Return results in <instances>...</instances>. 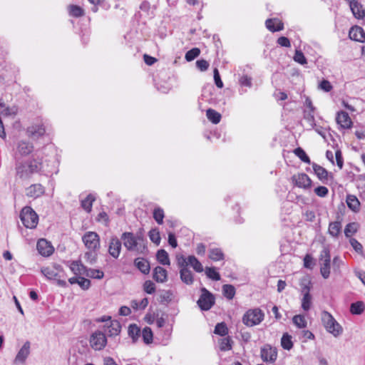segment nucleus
<instances>
[{
  "label": "nucleus",
  "mask_w": 365,
  "mask_h": 365,
  "mask_svg": "<svg viewBox=\"0 0 365 365\" xmlns=\"http://www.w3.org/2000/svg\"><path fill=\"white\" fill-rule=\"evenodd\" d=\"M359 228V224L356 222H350L347 224L344 229V235L346 237H351L356 233Z\"/></svg>",
  "instance_id": "nucleus-43"
},
{
  "label": "nucleus",
  "mask_w": 365,
  "mask_h": 365,
  "mask_svg": "<svg viewBox=\"0 0 365 365\" xmlns=\"http://www.w3.org/2000/svg\"><path fill=\"white\" fill-rule=\"evenodd\" d=\"M148 235H149L150 240L153 242H154L155 244H156L158 245L160 244L161 238H160V232L157 229H152L149 232Z\"/></svg>",
  "instance_id": "nucleus-52"
},
{
  "label": "nucleus",
  "mask_w": 365,
  "mask_h": 365,
  "mask_svg": "<svg viewBox=\"0 0 365 365\" xmlns=\"http://www.w3.org/2000/svg\"><path fill=\"white\" fill-rule=\"evenodd\" d=\"M319 262L321 274L324 279L329 278L331 269V256L328 247H324L321 251Z\"/></svg>",
  "instance_id": "nucleus-6"
},
{
  "label": "nucleus",
  "mask_w": 365,
  "mask_h": 365,
  "mask_svg": "<svg viewBox=\"0 0 365 365\" xmlns=\"http://www.w3.org/2000/svg\"><path fill=\"white\" fill-rule=\"evenodd\" d=\"M349 36L351 40L356 41H365V31L361 27L359 26H354L350 29L349 32Z\"/></svg>",
  "instance_id": "nucleus-16"
},
{
  "label": "nucleus",
  "mask_w": 365,
  "mask_h": 365,
  "mask_svg": "<svg viewBox=\"0 0 365 365\" xmlns=\"http://www.w3.org/2000/svg\"><path fill=\"white\" fill-rule=\"evenodd\" d=\"M165 217L164 211L160 207H156L153 210V218L158 225L163 223V218Z\"/></svg>",
  "instance_id": "nucleus-47"
},
{
  "label": "nucleus",
  "mask_w": 365,
  "mask_h": 365,
  "mask_svg": "<svg viewBox=\"0 0 365 365\" xmlns=\"http://www.w3.org/2000/svg\"><path fill=\"white\" fill-rule=\"evenodd\" d=\"M266 27L272 32L279 31L284 29V24L277 19H269L265 21Z\"/></svg>",
  "instance_id": "nucleus-23"
},
{
  "label": "nucleus",
  "mask_w": 365,
  "mask_h": 365,
  "mask_svg": "<svg viewBox=\"0 0 365 365\" xmlns=\"http://www.w3.org/2000/svg\"><path fill=\"white\" fill-rule=\"evenodd\" d=\"M293 183L303 189H309L312 187V180L305 173H298L292 177Z\"/></svg>",
  "instance_id": "nucleus-11"
},
{
  "label": "nucleus",
  "mask_w": 365,
  "mask_h": 365,
  "mask_svg": "<svg viewBox=\"0 0 365 365\" xmlns=\"http://www.w3.org/2000/svg\"><path fill=\"white\" fill-rule=\"evenodd\" d=\"M135 266L144 274H148L150 270L149 262L143 257H138L134 260Z\"/></svg>",
  "instance_id": "nucleus-24"
},
{
  "label": "nucleus",
  "mask_w": 365,
  "mask_h": 365,
  "mask_svg": "<svg viewBox=\"0 0 365 365\" xmlns=\"http://www.w3.org/2000/svg\"><path fill=\"white\" fill-rule=\"evenodd\" d=\"M207 119L214 124H217L221 120V115L212 108H209L206 111Z\"/></svg>",
  "instance_id": "nucleus-36"
},
{
  "label": "nucleus",
  "mask_w": 365,
  "mask_h": 365,
  "mask_svg": "<svg viewBox=\"0 0 365 365\" xmlns=\"http://www.w3.org/2000/svg\"><path fill=\"white\" fill-rule=\"evenodd\" d=\"M34 151V145L26 141H19L17 145V152L21 156H26Z\"/></svg>",
  "instance_id": "nucleus-21"
},
{
  "label": "nucleus",
  "mask_w": 365,
  "mask_h": 365,
  "mask_svg": "<svg viewBox=\"0 0 365 365\" xmlns=\"http://www.w3.org/2000/svg\"><path fill=\"white\" fill-rule=\"evenodd\" d=\"M264 317V312L259 308L248 309L242 317V322L247 327L259 324Z\"/></svg>",
  "instance_id": "nucleus-4"
},
{
  "label": "nucleus",
  "mask_w": 365,
  "mask_h": 365,
  "mask_svg": "<svg viewBox=\"0 0 365 365\" xmlns=\"http://www.w3.org/2000/svg\"><path fill=\"white\" fill-rule=\"evenodd\" d=\"M209 257L213 261H219L224 259V254L220 248H212L209 250Z\"/></svg>",
  "instance_id": "nucleus-38"
},
{
  "label": "nucleus",
  "mask_w": 365,
  "mask_h": 365,
  "mask_svg": "<svg viewBox=\"0 0 365 365\" xmlns=\"http://www.w3.org/2000/svg\"><path fill=\"white\" fill-rule=\"evenodd\" d=\"M85 275L88 277L101 279L103 278L104 273L100 269L87 268Z\"/></svg>",
  "instance_id": "nucleus-39"
},
{
  "label": "nucleus",
  "mask_w": 365,
  "mask_h": 365,
  "mask_svg": "<svg viewBox=\"0 0 365 365\" xmlns=\"http://www.w3.org/2000/svg\"><path fill=\"white\" fill-rule=\"evenodd\" d=\"M336 120L342 128L347 129L350 128L352 125V121L349 114L345 111L338 112Z\"/></svg>",
  "instance_id": "nucleus-18"
},
{
  "label": "nucleus",
  "mask_w": 365,
  "mask_h": 365,
  "mask_svg": "<svg viewBox=\"0 0 365 365\" xmlns=\"http://www.w3.org/2000/svg\"><path fill=\"white\" fill-rule=\"evenodd\" d=\"M46 133V129L43 124H34L26 129L27 135L33 139H38Z\"/></svg>",
  "instance_id": "nucleus-12"
},
{
  "label": "nucleus",
  "mask_w": 365,
  "mask_h": 365,
  "mask_svg": "<svg viewBox=\"0 0 365 365\" xmlns=\"http://www.w3.org/2000/svg\"><path fill=\"white\" fill-rule=\"evenodd\" d=\"M95 201V197L89 194L87 197L81 200V207L87 212H90L92 210L93 202Z\"/></svg>",
  "instance_id": "nucleus-37"
},
{
  "label": "nucleus",
  "mask_w": 365,
  "mask_h": 365,
  "mask_svg": "<svg viewBox=\"0 0 365 365\" xmlns=\"http://www.w3.org/2000/svg\"><path fill=\"white\" fill-rule=\"evenodd\" d=\"M200 53V51L199 48H193L190 50H189L186 53H185V59L187 61H191L192 60H194L195 58H197Z\"/></svg>",
  "instance_id": "nucleus-51"
},
{
  "label": "nucleus",
  "mask_w": 365,
  "mask_h": 365,
  "mask_svg": "<svg viewBox=\"0 0 365 365\" xmlns=\"http://www.w3.org/2000/svg\"><path fill=\"white\" fill-rule=\"evenodd\" d=\"M214 333L221 336L228 334V328L225 322L217 323L215 327Z\"/></svg>",
  "instance_id": "nucleus-42"
},
{
  "label": "nucleus",
  "mask_w": 365,
  "mask_h": 365,
  "mask_svg": "<svg viewBox=\"0 0 365 365\" xmlns=\"http://www.w3.org/2000/svg\"><path fill=\"white\" fill-rule=\"evenodd\" d=\"M364 302L359 301L351 304L350 312L353 314H361L364 312Z\"/></svg>",
  "instance_id": "nucleus-40"
},
{
  "label": "nucleus",
  "mask_w": 365,
  "mask_h": 365,
  "mask_svg": "<svg viewBox=\"0 0 365 365\" xmlns=\"http://www.w3.org/2000/svg\"><path fill=\"white\" fill-rule=\"evenodd\" d=\"M20 219L23 225L29 229L35 228L38 222V217L31 207H24L20 212Z\"/></svg>",
  "instance_id": "nucleus-5"
},
{
  "label": "nucleus",
  "mask_w": 365,
  "mask_h": 365,
  "mask_svg": "<svg viewBox=\"0 0 365 365\" xmlns=\"http://www.w3.org/2000/svg\"><path fill=\"white\" fill-rule=\"evenodd\" d=\"M62 270L61 265H55L53 267H46L41 269V273L48 279H56V277H59L58 272Z\"/></svg>",
  "instance_id": "nucleus-17"
},
{
  "label": "nucleus",
  "mask_w": 365,
  "mask_h": 365,
  "mask_svg": "<svg viewBox=\"0 0 365 365\" xmlns=\"http://www.w3.org/2000/svg\"><path fill=\"white\" fill-rule=\"evenodd\" d=\"M36 247L39 254L46 257L51 255L54 250L51 243L45 239H40L37 242Z\"/></svg>",
  "instance_id": "nucleus-14"
},
{
  "label": "nucleus",
  "mask_w": 365,
  "mask_h": 365,
  "mask_svg": "<svg viewBox=\"0 0 365 365\" xmlns=\"http://www.w3.org/2000/svg\"><path fill=\"white\" fill-rule=\"evenodd\" d=\"M293 323L298 327V328H305L307 327V321L304 316L299 314L295 315L292 319Z\"/></svg>",
  "instance_id": "nucleus-49"
},
{
  "label": "nucleus",
  "mask_w": 365,
  "mask_h": 365,
  "mask_svg": "<svg viewBox=\"0 0 365 365\" xmlns=\"http://www.w3.org/2000/svg\"><path fill=\"white\" fill-rule=\"evenodd\" d=\"M121 240L128 251L144 253L147 250L145 240L142 237H136L133 232H125L121 235Z\"/></svg>",
  "instance_id": "nucleus-2"
},
{
  "label": "nucleus",
  "mask_w": 365,
  "mask_h": 365,
  "mask_svg": "<svg viewBox=\"0 0 365 365\" xmlns=\"http://www.w3.org/2000/svg\"><path fill=\"white\" fill-rule=\"evenodd\" d=\"M44 192V187L41 184H34L26 189V195L36 198L43 195Z\"/></svg>",
  "instance_id": "nucleus-20"
},
{
  "label": "nucleus",
  "mask_w": 365,
  "mask_h": 365,
  "mask_svg": "<svg viewBox=\"0 0 365 365\" xmlns=\"http://www.w3.org/2000/svg\"><path fill=\"white\" fill-rule=\"evenodd\" d=\"M181 280L186 284L190 285L193 283V274L187 267H182L180 270Z\"/></svg>",
  "instance_id": "nucleus-28"
},
{
  "label": "nucleus",
  "mask_w": 365,
  "mask_h": 365,
  "mask_svg": "<svg viewBox=\"0 0 365 365\" xmlns=\"http://www.w3.org/2000/svg\"><path fill=\"white\" fill-rule=\"evenodd\" d=\"M321 320L327 331L334 337H338L343 333L342 327L329 312L323 311L321 314Z\"/></svg>",
  "instance_id": "nucleus-3"
},
{
  "label": "nucleus",
  "mask_w": 365,
  "mask_h": 365,
  "mask_svg": "<svg viewBox=\"0 0 365 365\" xmlns=\"http://www.w3.org/2000/svg\"><path fill=\"white\" fill-rule=\"evenodd\" d=\"M277 43L282 47L289 48L291 46V43H290L289 39L285 36L279 37L277 39Z\"/></svg>",
  "instance_id": "nucleus-63"
},
{
  "label": "nucleus",
  "mask_w": 365,
  "mask_h": 365,
  "mask_svg": "<svg viewBox=\"0 0 365 365\" xmlns=\"http://www.w3.org/2000/svg\"><path fill=\"white\" fill-rule=\"evenodd\" d=\"M200 291L201 295L197 302V305L202 310L207 311L214 305L215 297L205 287L201 288Z\"/></svg>",
  "instance_id": "nucleus-7"
},
{
  "label": "nucleus",
  "mask_w": 365,
  "mask_h": 365,
  "mask_svg": "<svg viewBox=\"0 0 365 365\" xmlns=\"http://www.w3.org/2000/svg\"><path fill=\"white\" fill-rule=\"evenodd\" d=\"M205 273L207 277L212 279V280L218 281L220 279V274L216 272L213 267H207L205 269Z\"/></svg>",
  "instance_id": "nucleus-54"
},
{
  "label": "nucleus",
  "mask_w": 365,
  "mask_h": 365,
  "mask_svg": "<svg viewBox=\"0 0 365 365\" xmlns=\"http://www.w3.org/2000/svg\"><path fill=\"white\" fill-rule=\"evenodd\" d=\"M128 335L132 338L133 341L135 343L140 336V329L135 324H130L128 327Z\"/></svg>",
  "instance_id": "nucleus-33"
},
{
  "label": "nucleus",
  "mask_w": 365,
  "mask_h": 365,
  "mask_svg": "<svg viewBox=\"0 0 365 365\" xmlns=\"http://www.w3.org/2000/svg\"><path fill=\"white\" fill-rule=\"evenodd\" d=\"M1 111L0 113L5 116H15L18 113L16 106H6L4 103H0Z\"/></svg>",
  "instance_id": "nucleus-30"
},
{
  "label": "nucleus",
  "mask_w": 365,
  "mask_h": 365,
  "mask_svg": "<svg viewBox=\"0 0 365 365\" xmlns=\"http://www.w3.org/2000/svg\"><path fill=\"white\" fill-rule=\"evenodd\" d=\"M156 258L158 262L163 265H170V261L168 253L165 250H160L157 252Z\"/></svg>",
  "instance_id": "nucleus-32"
},
{
  "label": "nucleus",
  "mask_w": 365,
  "mask_h": 365,
  "mask_svg": "<svg viewBox=\"0 0 365 365\" xmlns=\"http://www.w3.org/2000/svg\"><path fill=\"white\" fill-rule=\"evenodd\" d=\"M121 331L120 323L117 320L110 322V324L107 326V331L109 336H115L120 334Z\"/></svg>",
  "instance_id": "nucleus-25"
},
{
  "label": "nucleus",
  "mask_w": 365,
  "mask_h": 365,
  "mask_svg": "<svg viewBox=\"0 0 365 365\" xmlns=\"http://www.w3.org/2000/svg\"><path fill=\"white\" fill-rule=\"evenodd\" d=\"M214 81L216 86L219 88H222L223 87V83L221 80L219 71L217 68H214Z\"/></svg>",
  "instance_id": "nucleus-59"
},
{
  "label": "nucleus",
  "mask_w": 365,
  "mask_h": 365,
  "mask_svg": "<svg viewBox=\"0 0 365 365\" xmlns=\"http://www.w3.org/2000/svg\"><path fill=\"white\" fill-rule=\"evenodd\" d=\"M43 158V151L36 150L25 163L17 162L15 166L16 175L21 179H29L34 173H50L47 160Z\"/></svg>",
  "instance_id": "nucleus-1"
},
{
  "label": "nucleus",
  "mask_w": 365,
  "mask_h": 365,
  "mask_svg": "<svg viewBox=\"0 0 365 365\" xmlns=\"http://www.w3.org/2000/svg\"><path fill=\"white\" fill-rule=\"evenodd\" d=\"M294 61L297 62L301 65H304L307 63V58L304 53L300 50H296L294 56L293 57Z\"/></svg>",
  "instance_id": "nucleus-53"
},
{
  "label": "nucleus",
  "mask_w": 365,
  "mask_h": 365,
  "mask_svg": "<svg viewBox=\"0 0 365 365\" xmlns=\"http://www.w3.org/2000/svg\"><path fill=\"white\" fill-rule=\"evenodd\" d=\"M78 284L84 290H87L91 287V281L86 278L79 277Z\"/></svg>",
  "instance_id": "nucleus-58"
},
{
  "label": "nucleus",
  "mask_w": 365,
  "mask_h": 365,
  "mask_svg": "<svg viewBox=\"0 0 365 365\" xmlns=\"http://www.w3.org/2000/svg\"><path fill=\"white\" fill-rule=\"evenodd\" d=\"M196 66L201 71H205L208 68L209 63L204 59L197 60L196 61Z\"/></svg>",
  "instance_id": "nucleus-60"
},
{
  "label": "nucleus",
  "mask_w": 365,
  "mask_h": 365,
  "mask_svg": "<svg viewBox=\"0 0 365 365\" xmlns=\"http://www.w3.org/2000/svg\"><path fill=\"white\" fill-rule=\"evenodd\" d=\"M304 119L308 121L310 126L312 128H314V126L315 125L314 112L309 111L307 113V112L304 111Z\"/></svg>",
  "instance_id": "nucleus-61"
},
{
  "label": "nucleus",
  "mask_w": 365,
  "mask_h": 365,
  "mask_svg": "<svg viewBox=\"0 0 365 365\" xmlns=\"http://www.w3.org/2000/svg\"><path fill=\"white\" fill-rule=\"evenodd\" d=\"M69 14L71 16L74 17H81L83 16V9L79 6L71 5L69 6Z\"/></svg>",
  "instance_id": "nucleus-50"
},
{
  "label": "nucleus",
  "mask_w": 365,
  "mask_h": 365,
  "mask_svg": "<svg viewBox=\"0 0 365 365\" xmlns=\"http://www.w3.org/2000/svg\"><path fill=\"white\" fill-rule=\"evenodd\" d=\"M220 349L222 351L231 350L232 348L233 341L230 336H227L221 339L219 341Z\"/></svg>",
  "instance_id": "nucleus-34"
},
{
  "label": "nucleus",
  "mask_w": 365,
  "mask_h": 365,
  "mask_svg": "<svg viewBox=\"0 0 365 365\" xmlns=\"http://www.w3.org/2000/svg\"><path fill=\"white\" fill-rule=\"evenodd\" d=\"M312 168L319 179L324 183H327L329 178L331 177V174L329 173V172L324 168L314 163H312Z\"/></svg>",
  "instance_id": "nucleus-19"
},
{
  "label": "nucleus",
  "mask_w": 365,
  "mask_h": 365,
  "mask_svg": "<svg viewBox=\"0 0 365 365\" xmlns=\"http://www.w3.org/2000/svg\"><path fill=\"white\" fill-rule=\"evenodd\" d=\"M239 83L240 86L248 88H251L252 86V78L247 75L242 76L239 79Z\"/></svg>",
  "instance_id": "nucleus-56"
},
{
  "label": "nucleus",
  "mask_w": 365,
  "mask_h": 365,
  "mask_svg": "<svg viewBox=\"0 0 365 365\" xmlns=\"http://www.w3.org/2000/svg\"><path fill=\"white\" fill-rule=\"evenodd\" d=\"M90 345L96 351L102 350L107 344V339L105 334L101 331H94L90 337Z\"/></svg>",
  "instance_id": "nucleus-8"
},
{
  "label": "nucleus",
  "mask_w": 365,
  "mask_h": 365,
  "mask_svg": "<svg viewBox=\"0 0 365 365\" xmlns=\"http://www.w3.org/2000/svg\"><path fill=\"white\" fill-rule=\"evenodd\" d=\"M70 268L75 275H81L86 274L87 267H85L81 261H73L71 262Z\"/></svg>",
  "instance_id": "nucleus-29"
},
{
  "label": "nucleus",
  "mask_w": 365,
  "mask_h": 365,
  "mask_svg": "<svg viewBox=\"0 0 365 365\" xmlns=\"http://www.w3.org/2000/svg\"><path fill=\"white\" fill-rule=\"evenodd\" d=\"M85 246L90 250L95 251L100 247V237L95 232H87L82 237Z\"/></svg>",
  "instance_id": "nucleus-9"
},
{
  "label": "nucleus",
  "mask_w": 365,
  "mask_h": 365,
  "mask_svg": "<svg viewBox=\"0 0 365 365\" xmlns=\"http://www.w3.org/2000/svg\"><path fill=\"white\" fill-rule=\"evenodd\" d=\"M122 242L117 237H112L108 247L109 254L117 259L120 253Z\"/></svg>",
  "instance_id": "nucleus-15"
},
{
  "label": "nucleus",
  "mask_w": 365,
  "mask_h": 365,
  "mask_svg": "<svg viewBox=\"0 0 365 365\" xmlns=\"http://www.w3.org/2000/svg\"><path fill=\"white\" fill-rule=\"evenodd\" d=\"M315 194L321 197H326L329 193V190L324 186H319L314 189Z\"/></svg>",
  "instance_id": "nucleus-57"
},
{
  "label": "nucleus",
  "mask_w": 365,
  "mask_h": 365,
  "mask_svg": "<svg viewBox=\"0 0 365 365\" xmlns=\"http://www.w3.org/2000/svg\"><path fill=\"white\" fill-rule=\"evenodd\" d=\"M224 296L228 299H232L235 294V288L231 284H224L222 286Z\"/></svg>",
  "instance_id": "nucleus-44"
},
{
  "label": "nucleus",
  "mask_w": 365,
  "mask_h": 365,
  "mask_svg": "<svg viewBox=\"0 0 365 365\" xmlns=\"http://www.w3.org/2000/svg\"><path fill=\"white\" fill-rule=\"evenodd\" d=\"M153 278L157 282L163 283L168 279V272L165 269L160 266L156 267L153 269Z\"/></svg>",
  "instance_id": "nucleus-22"
},
{
  "label": "nucleus",
  "mask_w": 365,
  "mask_h": 365,
  "mask_svg": "<svg viewBox=\"0 0 365 365\" xmlns=\"http://www.w3.org/2000/svg\"><path fill=\"white\" fill-rule=\"evenodd\" d=\"M346 204L348 207L354 212H358L360 210V202L354 195H347Z\"/></svg>",
  "instance_id": "nucleus-26"
},
{
  "label": "nucleus",
  "mask_w": 365,
  "mask_h": 365,
  "mask_svg": "<svg viewBox=\"0 0 365 365\" xmlns=\"http://www.w3.org/2000/svg\"><path fill=\"white\" fill-rule=\"evenodd\" d=\"M260 356L263 361L273 363L277 357V349L269 344H265L261 348Z\"/></svg>",
  "instance_id": "nucleus-10"
},
{
  "label": "nucleus",
  "mask_w": 365,
  "mask_h": 365,
  "mask_svg": "<svg viewBox=\"0 0 365 365\" xmlns=\"http://www.w3.org/2000/svg\"><path fill=\"white\" fill-rule=\"evenodd\" d=\"M349 242L351 244V245L352 246V247L357 252H362V250H363V247L361 245V244L358 242L356 239L354 238H351L349 240Z\"/></svg>",
  "instance_id": "nucleus-62"
},
{
  "label": "nucleus",
  "mask_w": 365,
  "mask_h": 365,
  "mask_svg": "<svg viewBox=\"0 0 365 365\" xmlns=\"http://www.w3.org/2000/svg\"><path fill=\"white\" fill-rule=\"evenodd\" d=\"M319 88H321L322 90L326 91V92H329L332 89V86H331V83L327 80H323L319 83Z\"/></svg>",
  "instance_id": "nucleus-64"
},
{
  "label": "nucleus",
  "mask_w": 365,
  "mask_h": 365,
  "mask_svg": "<svg viewBox=\"0 0 365 365\" xmlns=\"http://www.w3.org/2000/svg\"><path fill=\"white\" fill-rule=\"evenodd\" d=\"M281 345L282 348L286 350H290L292 348L293 343L292 341V336L287 333L282 335L281 339Z\"/></svg>",
  "instance_id": "nucleus-41"
},
{
  "label": "nucleus",
  "mask_w": 365,
  "mask_h": 365,
  "mask_svg": "<svg viewBox=\"0 0 365 365\" xmlns=\"http://www.w3.org/2000/svg\"><path fill=\"white\" fill-rule=\"evenodd\" d=\"M294 153L304 163L310 164L311 160L305 151L300 147L294 150Z\"/></svg>",
  "instance_id": "nucleus-46"
},
{
  "label": "nucleus",
  "mask_w": 365,
  "mask_h": 365,
  "mask_svg": "<svg viewBox=\"0 0 365 365\" xmlns=\"http://www.w3.org/2000/svg\"><path fill=\"white\" fill-rule=\"evenodd\" d=\"M353 15L357 19H362L365 16V11L362 9V6L357 1L352 2L349 4Z\"/></svg>",
  "instance_id": "nucleus-27"
},
{
  "label": "nucleus",
  "mask_w": 365,
  "mask_h": 365,
  "mask_svg": "<svg viewBox=\"0 0 365 365\" xmlns=\"http://www.w3.org/2000/svg\"><path fill=\"white\" fill-rule=\"evenodd\" d=\"M187 262L188 265L192 267L195 272H202L203 271L202 264L194 255H189Z\"/></svg>",
  "instance_id": "nucleus-31"
},
{
  "label": "nucleus",
  "mask_w": 365,
  "mask_h": 365,
  "mask_svg": "<svg viewBox=\"0 0 365 365\" xmlns=\"http://www.w3.org/2000/svg\"><path fill=\"white\" fill-rule=\"evenodd\" d=\"M30 354V342L26 341L21 349L17 353L14 360V364H24L26 359L29 356Z\"/></svg>",
  "instance_id": "nucleus-13"
},
{
  "label": "nucleus",
  "mask_w": 365,
  "mask_h": 365,
  "mask_svg": "<svg viewBox=\"0 0 365 365\" xmlns=\"http://www.w3.org/2000/svg\"><path fill=\"white\" fill-rule=\"evenodd\" d=\"M143 289L146 293L151 294L155 291V285L152 281L147 280L143 284Z\"/></svg>",
  "instance_id": "nucleus-55"
},
{
  "label": "nucleus",
  "mask_w": 365,
  "mask_h": 365,
  "mask_svg": "<svg viewBox=\"0 0 365 365\" xmlns=\"http://www.w3.org/2000/svg\"><path fill=\"white\" fill-rule=\"evenodd\" d=\"M312 307V296L310 293H307L303 295L302 299V308L304 311H309Z\"/></svg>",
  "instance_id": "nucleus-48"
},
{
  "label": "nucleus",
  "mask_w": 365,
  "mask_h": 365,
  "mask_svg": "<svg viewBox=\"0 0 365 365\" xmlns=\"http://www.w3.org/2000/svg\"><path fill=\"white\" fill-rule=\"evenodd\" d=\"M341 230V225L340 222L336 221L329 223V233L332 237H336L339 235Z\"/></svg>",
  "instance_id": "nucleus-35"
},
{
  "label": "nucleus",
  "mask_w": 365,
  "mask_h": 365,
  "mask_svg": "<svg viewBox=\"0 0 365 365\" xmlns=\"http://www.w3.org/2000/svg\"><path fill=\"white\" fill-rule=\"evenodd\" d=\"M140 334H142V337H143V341L146 344H149L152 343L153 335L152 330L150 327H145L142 330Z\"/></svg>",
  "instance_id": "nucleus-45"
}]
</instances>
